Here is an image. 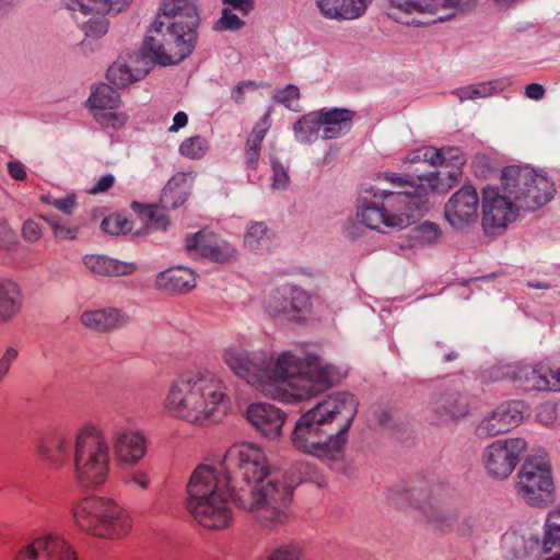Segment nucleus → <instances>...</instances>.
Segmentation results:
<instances>
[{
  "label": "nucleus",
  "instance_id": "nucleus-22",
  "mask_svg": "<svg viewBox=\"0 0 560 560\" xmlns=\"http://www.w3.org/2000/svg\"><path fill=\"white\" fill-rule=\"evenodd\" d=\"M517 385L524 390L560 392V370L542 364L524 365L514 374Z\"/></svg>",
  "mask_w": 560,
  "mask_h": 560
},
{
  "label": "nucleus",
  "instance_id": "nucleus-49",
  "mask_svg": "<svg viewBox=\"0 0 560 560\" xmlns=\"http://www.w3.org/2000/svg\"><path fill=\"white\" fill-rule=\"evenodd\" d=\"M83 23L82 30L88 37L100 38L108 31V20L105 14H96Z\"/></svg>",
  "mask_w": 560,
  "mask_h": 560
},
{
  "label": "nucleus",
  "instance_id": "nucleus-61",
  "mask_svg": "<svg viewBox=\"0 0 560 560\" xmlns=\"http://www.w3.org/2000/svg\"><path fill=\"white\" fill-rule=\"evenodd\" d=\"M114 183H115L114 175L106 174V175L102 176L92 188H90L89 192L93 194V195L105 192L113 187Z\"/></svg>",
  "mask_w": 560,
  "mask_h": 560
},
{
  "label": "nucleus",
  "instance_id": "nucleus-62",
  "mask_svg": "<svg viewBox=\"0 0 560 560\" xmlns=\"http://www.w3.org/2000/svg\"><path fill=\"white\" fill-rule=\"evenodd\" d=\"M8 172L15 180H24L26 178L25 166L20 161H10L8 163Z\"/></svg>",
  "mask_w": 560,
  "mask_h": 560
},
{
  "label": "nucleus",
  "instance_id": "nucleus-47",
  "mask_svg": "<svg viewBox=\"0 0 560 560\" xmlns=\"http://www.w3.org/2000/svg\"><path fill=\"white\" fill-rule=\"evenodd\" d=\"M207 140L200 136L188 138L179 145V153L189 159H200L207 151Z\"/></svg>",
  "mask_w": 560,
  "mask_h": 560
},
{
  "label": "nucleus",
  "instance_id": "nucleus-10",
  "mask_svg": "<svg viewBox=\"0 0 560 560\" xmlns=\"http://www.w3.org/2000/svg\"><path fill=\"white\" fill-rule=\"evenodd\" d=\"M502 186L516 207L534 211L546 205L556 191L553 183L528 166L511 165L502 171Z\"/></svg>",
  "mask_w": 560,
  "mask_h": 560
},
{
  "label": "nucleus",
  "instance_id": "nucleus-58",
  "mask_svg": "<svg viewBox=\"0 0 560 560\" xmlns=\"http://www.w3.org/2000/svg\"><path fill=\"white\" fill-rule=\"evenodd\" d=\"M271 167L273 172L272 187L275 189H285L289 184L287 170L279 162H272Z\"/></svg>",
  "mask_w": 560,
  "mask_h": 560
},
{
  "label": "nucleus",
  "instance_id": "nucleus-26",
  "mask_svg": "<svg viewBox=\"0 0 560 560\" xmlns=\"http://www.w3.org/2000/svg\"><path fill=\"white\" fill-rule=\"evenodd\" d=\"M128 322V315L115 307L88 310L81 314L82 325L98 332L120 329L125 327Z\"/></svg>",
  "mask_w": 560,
  "mask_h": 560
},
{
  "label": "nucleus",
  "instance_id": "nucleus-27",
  "mask_svg": "<svg viewBox=\"0 0 560 560\" xmlns=\"http://www.w3.org/2000/svg\"><path fill=\"white\" fill-rule=\"evenodd\" d=\"M197 284V275L187 267L175 266L158 273L155 285L171 294L187 293Z\"/></svg>",
  "mask_w": 560,
  "mask_h": 560
},
{
  "label": "nucleus",
  "instance_id": "nucleus-57",
  "mask_svg": "<svg viewBox=\"0 0 560 560\" xmlns=\"http://www.w3.org/2000/svg\"><path fill=\"white\" fill-rule=\"evenodd\" d=\"M42 228L34 220H26L22 226V236L25 241L34 243L40 240L42 237Z\"/></svg>",
  "mask_w": 560,
  "mask_h": 560
},
{
  "label": "nucleus",
  "instance_id": "nucleus-51",
  "mask_svg": "<svg viewBox=\"0 0 560 560\" xmlns=\"http://www.w3.org/2000/svg\"><path fill=\"white\" fill-rule=\"evenodd\" d=\"M192 172H178L176 173L165 185L163 190H165L166 199L170 196V192L173 190L187 189L190 191L191 180H192Z\"/></svg>",
  "mask_w": 560,
  "mask_h": 560
},
{
  "label": "nucleus",
  "instance_id": "nucleus-41",
  "mask_svg": "<svg viewBox=\"0 0 560 560\" xmlns=\"http://www.w3.org/2000/svg\"><path fill=\"white\" fill-rule=\"evenodd\" d=\"M42 218L49 224L56 238L73 241L78 237L79 226L71 225L68 221L56 215H43Z\"/></svg>",
  "mask_w": 560,
  "mask_h": 560
},
{
  "label": "nucleus",
  "instance_id": "nucleus-36",
  "mask_svg": "<svg viewBox=\"0 0 560 560\" xmlns=\"http://www.w3.org/2000/svg\"><path fill=\"white\" fill-rule=\"evenodd\" d=\"M317 110L303 115L293 125L295 139L301 143H312L322 133V126Z\"/></svg>",
  "mask_w": 560,
  "mask_h": 560
},
{
  "label": "nucleus",
  "instance_id": "nucleus-14",
  "mask_svg": "<svg viewBox=\"0 0 560 560\" xmlns=\"http://www.w3.org/2000/svg\"><path fill=\"white\" fill-rule=\"evenodd\" d=\"M264 305L272 317L299 320L308 313L311 299L304 290L285 284L271 291Z\"/></svg>",
  "mask_w": 560,
  "mask_h": 560
},
{
  "label": "nucleus",
  "instance_id": "nucleus-28",
  "mask_svg": "<svg viewBox=\"0 0 560 560\" xmlns=\"http://www.w3.org/2000/svg\"><path fill=\"white\" fill-rule=\"evenodd\" d=\"M373 0H315L320 14L329 20H355L361 18Z\"/></svg>",
  "mask_w": 560,
  "mask_h": 560
},
{
  "label": "nucleus",
  "instance_id": "nucleus-4",
  "mask_svg": "<svg viewBox=\"0 0 560 560\" xmlns=\"http://www.w3.org/2000/svg\"><path fill=\"white\" fill-rule=\"evenodd\" d=\"M230 402L224 380L207 368L197 366L183 371L172 382L164 408L174 418L202 427L224 413Z\"/></svg>",
  "mask_w": 560,
  "mask_h": 560
},
{
  "label": "nucleus",
  "instance_id": "nucleus-63",
  "mask_svg": "<svg viewBox=\"0 0 560 560\" xmlns=\"http://www.w3.org/2000/svg\"><path fill=\"white\" fill-rule=\"evenodd\" d=\"M126 115L116 113H107L102 116V122L113 128H119L126 122Z\"/></svg>",
  "mask_w": 560,
  "mask_h": 560
},
{
  "label": "nucleus",
  "instance_id": "nucleus-42",
  "mask_svg": "<svg viewBox=\"0 0 560 560\" xmlns=\"http://www.w3.org/2000/svg\"><path fill=\"white\" fill-rule=\"evenodd\" d=\"M429 521L443 533H450L457 526V513L452 510H435L428 514Z\"/></svg>",
  "mask_w": 560,
  "mask_h": 560
},
{
  "label": "nucleus",
  "instance_id": "nucleus-59",
  "mask_svg": "<svg viewBox=\"0 0 560 560\" xmlns=\"http://www.w3.org/2000/svg\"><path fill=\"white\" fill-rule=\"evenodd\" d=\"M223 4L237 10L242 15H247L255 5V0H221Z\"/></svg>",
  "mask_w": 560,
  "mask_h": 560
},
{
  "label": "nucleus",
  "instance_id": "nucleus-38",
  "mask_svg": "<svg viewBox=\"0 0 560 560\" xmlns=\"http://www.w3.org/2000/svg\"><path fill=\"white\" fill-rule=\"evenodd\" d=\"M88 102L92 108L115 109L120 96L110 85L103 83L95 88Z\"/></svg>",
  "mask_w": 560,
  "mask_h": 560
},
{
  "label": "nucleus",
  "instance_id": "nucleus-52",
  "mask_svg": "<svg viewBox=\"0 0 560 560\" xmlns=\"http://www.w3.org/2000/svg\"><path fill=\"white\" fill-rule=\"evenodd\" d=\"M502 546L513 558L525 555L524 539L516 533L505 534L502 538Z\"/></svg>",
  "mask_w": 560,
  "mask_h": 560
},
{
  "label": "nucleus",
  "instance_id": "nucleus-19",
  "mask_svg": "<svg viewBox=\"0 0 560 560\" xmlns=\"http://www.w3.org/2000/svg\"><path fill=\"white\" fill-rule=\"evenodd\" d=\"M439 158L435 166L445 167L427 177L431 190L445 192L455 185L462 176V166L465 163L463 151L457 147L438 149Z\"/></svg>",
  "mask_w": 560,
  "mask_h": 560
},
{
  "label": "nucleus",
  "instance_id": "nucleus-20",
  "mask_svg": "<svg viewBox=\"0 0 560 560\" xmlns=\"http://www.w3.org/2000/svg\"><path fill=\"white\" fill-rule=\"evenodd\" d=\"M479 197L475 187L466 185L452 195L444 207L447 222L457 230L464 229L476 221Z\"/></svg>",
  "mask_w": 560,
  "mask_h": 560
},
{
  "label": "nucleus",
  "instance_id": "nucleus-13",
  "mask_svg": "<svg viewBox=\"0 0 560 560\" xmlns=\"http://www.w3.org/2000/svg\"><path fill=\"white\" fill-rule=\"evenodd\" d=\"M526 448L527 443L521 438L492 442L481 454L487 475L497 480L506 479L516 468Z\"/></svg>",
  "mask_w": 560,
  "mask_h": 560
},
{
  "label": "nucleus",
  "instance_id": "nucleus-21",
  "mask_svg": "<svg viewBox=\"0 0 560 560\" xmlns=\"http://www.w3.org/2000/svg\"><path fill=\"white\" fill-rule=\"evenodd\" d=\"M150 63H160L151 56L144 54L143 46L140 52H135L128 59L119 58L107 70V80L118 88L140 81L149 72Z\"/></svg>",
  "mask_w": 560,
  "mask_h": 560
},
{
  "label": "nucleus",
  "instance_id": "nucleus-46",
  "mask_svg": "<svg viewBox=\"0 0 560 560\" xmlns=\"http://www.w3.org/2000/svg\"><path fill=\"white\" fill-rule=\"evenodd\" d=\"M441 235L439 225L423 222L412 230V238L422 245L434 244Z\"/></svg>",
  "mask_w": 560,
  "mask_h": 560
},
{
  "label": "nucleus",
  "instance_id": "nucleus-39",
  "mask_svg": "<svg viewBox=\"0 0 560 560\" xmlns=\"http://www.w3.org/2000/svg\"><path fill=\"white\" fill-rule=\"evenodd\" d=\"M545 527V550L550 551L555 547L560 548V505L549 512Z\"/></svg>",
  "mask_w": 560,
  "mask_h": 560
},
{
  "label": "nucleus",
  "instance_id": "nucleus-24",
  "mask_svg": "<svg viewBox=\"0 0 560 560\" xmlns=\"http://www.w3.org/2000/svg\"><path fill=\"white\" fill-rule=\"evenodd\" d=\"M284 418V413L270 404H254L247 409L248 421L269 439H276L280 434Z\"/></svg>",
  "mask_w": 560,
  "mask_h": 560
},
{
  "label": "nucleus",
  "instance_id": "nucleus-48",
  "mask_svg": "<svg viewBox=\"0 0 560 560\" xmlns=\"http://www.w3.org/2000/svg\"><path fill=\"white\" fill-rule=\"evenodd\" d=\"M245 25V22L230 8H224L221 13V18L214 23L213 30L218 32L222 31H238Z\"/></svg>",
  "mask_w": 560,
  "mask_h": 560
},
{
  "label": "nucleus",
  "instance_id": "nucleus-7",
  "mask_svg": "<svg viewBox=\"0 0 560 560\" xmlns=\"http://www.w3.org/2000/svg\"><path fill=\"white\" fill-rule=\"evenodd\" d=\"M231 497L229 479L217 466L199 464L187 482L186 509L201 526L222 529L232 521L226 495Z\"/></svg>",
  "mask_w": 560,
  "mask_h": 560
},
{
  "label": "nucleus",
  "instance_id": "nucleus-15",
  "mask_svg": "<svg viewBox=\"0 0 560 560\" xmlns=\"http://www.w3.org/2000/svg\"><path fill=\"white\" fill-rule=\"evenodd\" d=\"M524 412L525 405L521 400L503 402L479 422L476 434L479 439H490L508 433L522 422Z\"/></svg>",
  "mask_w": 560,
  "mask_h": 560
},
{
  "label": "nucleus",
  "instance_id": "nucleus-60",
  "mask_svg": "<svg viewBox=\"0 0 560 560\" xmlns=\"http://www.w3.org/2000/svg\"><path fill=\"white\" fill-rule=\"evenodd\" d=\"M14 242L15 233L13 230H11L5 222L0 223V248L8 249L14 244Z\"/></svg>",
  "mask_w": 560,
  "mask_h": 560
},
{
  "label": "nucleus",
  "instance_id": "nucleus-23",
  "mask_svg": "<svg viewBox=\"0 0 560 560\" xmlns=\"http://www.w3.org/2000/svg\"><path fill=\"white\" fill-rule=\"evenodd\" d=\"M112 443L115 458L120 465H136L147 453L145 438L137 431H116Z\"/></svg>",
  "mask_w": 560,
  "mask_h": 560
},
{
  "label": "nucleus",
  "instance_id": "nucleus-16",
  "mask_svg": "<svg viewBox=\"0 0 560 560\" xmlns=\"http://www.w3.org/2000/svg\"><path fill=\"white\" fill-rule=\"evenodd\" d=\"M512 198L501 196L497 189L486 187L482 190V226L487 233L505 229L516 217V202Z\"/></svg>",
  "mask_w": 560,
  "mask_h": 560
},
{
  "label": "nucleus",
  "instance_id": "nucleus-18",
  "mask_svg": "<svg viewBox=\"0 0 560 560\" xmlns=\"http://www.w3.org/2000/svg\"><path fill=\"white\" fill-rule=\"evenodd\" d=\"M15 560H77L71 546L59 535L48 534L22 547Z\"/></svg>",
  "mask_w": 560,
  "mask_h": 560
},
{
  "label": "nucleus",
  "instance_id": "nucleus-44",
  "mask_svg": "<svg viewBox=\"0 0 560 560\" xmlns=\"http://www.w3.org/2000/svg\"><path fill=\"white\" fill-rule=\"evenodd\" d=\"M485 517L480 513L465 516L456 526L459 536L470 537L479 535L483 530Z\"/></svg>",
  "mask_w": 560,
  "mask_h": 560
},
{
  "label": "nucleus",
  "instance_id": "nucleus-40",
  "mask_svg": "<svg viewBox=\"0 0 560 560\" xmlns=\"http://www.w3.org/2000/svg\"><path fill=\"white\" fill-rule=\"evenodd\" d=\"M167 207L162 206H145L140 215L147 221L148 228L153 231H166L170 220L166 215L165 209Z\"/></svg>",
  "mask_w": 560,
  "mask_h": 560
},
{
  "label": "nucleus",
  "instance_id": "nucleus-17",
  "mask_svg": "<svg viewBox=\"0 0 560 560\" xmlns=\"http://www.w3.org/2000/svg\"><path fill=\"white\" fill-rule=\"evenodd\" d=\"M185 248L191 258H205L215 262H226L235 256V249L228 242L206 229L188 235Z\"/></svg>",
  "mask_w": 560,
  "mask_h": 560
},
{
  "label": "nucleus",
  "instance_id": "nucleus-34",
  "mask_svg": "<svg viewBox=\"0 0 560 560\" xmlns=\"http://www.w3.org/2000/svg\"><path fill=\"white\" fill-rule=\"evenodd\" d=\"M434 412L441 419H458L468 413L466 399L459 394L441 395L434 402Z\"/></svg>",
  "mask_w": 560,
  "mask_h": 560
},
{
  "label": "nucleus",
  "instance_id": "nucleus-55",
  "mask_svg": "<svg viewBox=\"0 0 560 560\" xmlns=\"http://www.w3.org/2000/svg\"><path fill=\"white\" fill-rule=\"evenodd\" d=\"M19 351L14 347H8L0 358V383L8 376L12 364L16 361Z\"/></svg>",
  "mask_w": 560,
  "mask_h": 560
},
{
  "label": "nucleus",
  "instance_id": "nucleus-6",
  "mask_svg": "<svg viewBox=\"0 0 560 560\" xmlns=\"http://www.w3.org/2000/svg\"><path fill=\"white\" fill-rule=\"evenodd\" d=\"M387 179L405 187L404 190H375L359 198L355 220L370 230L404 229L413 218L428 209L429 188L413 185L402 176L392 174Z\"/></svg>",
  "mask_w": 560,
  "mask_h": 560
},
{
  "label": "nucleus",
  "instance_id": "nucleus-50",
  "mask_svg": "<svg viewBox=\"0 0 560 560\" xmlns=\"http://www.w3.org/2000/svg\"><path fill=\"white\" fill-rule=\"evenodd\" d=\"M268 560H306V558L299 545L287 544L273 550Z\"/></svg>",
  "mask_w": 560,
  "mask_h": 560
},
{
  "label": "nucleus",
  "instance_id": "nucleus-37",
  "mask_svg": "<svg viewBox=\"0 0 560 560\" xmlns=\"http://www.w3.org/2000/svg\"><path fill=\"white\" fill-rule=\"evenodd\" d=\"M508 84L509 82L502 80H493L456 89L453 94L456 95L460 102H464L467 100L488 97L502 91Z\"/></svg>",
  "mask_w": 560,
  "mask_h": 560
},
{
  "label": "nucleus",
  "instance_id": "nucleus-12",
  "mask_svg": "<svg viewBox=\"0 0 560 560\" xmlns=\"http://www.w3.org/2000/svg\"><path fill=\"white\" fill-rule=\"evenodd\" d=\"M517 479V493L527 504L545 508L555 500L551 468L545 456L528 457Z\"/></svg>",
  "mask_w": 560,
  "mask_h": 560
},
{
  "label": "nucleus",
  "instance_id": "nucleus-1",
  "mask_svg": "<svg viewBox=\"0 0 560 560\" xmlns=\"http://www.w3.org/2000/svg\"><path fill=\"white\" fill-rule=\"evenodd\" d=\"M221 358L235 376L272 398L283 392L300 400L308 399L332 387L340 376L335 366L316 354L284 351L271 369L253 359L243 347L232 345L223 349Z\"/></svg>",
  "mask_w": 560,
  "mask_h": 560
},
{
  "label": "nucleus",
  "instance_id": "nucleus-3",
  "mask_svg": "<svg viewBox=\"0 0 560 560\" xmlns=\"http://www.w3.org/2000/svg\"><path fill=\"white\" fill-rule=\"evenodd\" d=\"M358 406L355 396L347 392H338L318 402L295 423L291 436L294 447L319 458H340Z\"/></svg>",
  "mask_w": 560,
  "mask_h": 560
},
{
  "label": "nucleus",
  "instance_id": "nucleus-11",
  "mask_svg": "<svg viewBox=\"0 0 560 560\" xmlns=\"http://www.w3.org/2000/svg\"><path fill=\"white\" fill-rule=\"evenodd\" d=\"M475 0H389V14L395 19L415 15L407 23L430 25L468 12L475 7Z\"/></svg>",
  "mask_w": 560,
  "mask_h": 560
},
{
  "label": "nucleus",
  "instance_id": "nucleus-53",
  "mask_svg": "<svg viewBox=\"0 0 560 560\" xmlns=\"http://www.w3.org/2000/svg\"><path fill=\"white\" fill-rule=\"evenodd\" d=\"M42 201L66 214H72L77 208V199L74 195H68L65 198H55L52 196H43Z\"/></svg>",
  "mask_w": 560,
  "mask_h": 560
},
{
  "label": "nucleus",
  "instance_id": "nucleus-29",
  "mask_svg": "<svg viewBox=\"0 0 560 560\" xmlns=\"http://www.w3.org/2000/svg\"><path fill=\"white\" fill-rule=\"evenodd\" d=\"M325 140L339 138L350 131L355 113L346 108H322L317 110Z\"/></svg>",
  "mask_w": 560,
  "mask_h": 560
},
{
  "label": "nucleus",
  "instance_id": "nucleus-64",
  "mask_svg": "<svg viewBox=\"0 0 560 560\" xmlns=\"http://www.w3.org/2000/svg\"><path fill=\"white\" fill-rule=\"evenodd\" d=\"M545 93V88L539 83H530L525 88V95L530 100L540 101Z\"/></svg>",
  "mask_w": 560,
  "mask_h": 560
},
{
  "label": "nucleus",
  "instance_id": "nucleus-30",
  "mask_svg": "<svg viewBox=\"0 0 560 560\" xmlns=\"http://www.w3.org/2000/svg\"><path fill=\"white\" fill-rule=\"evenodd\" d=\"M83 264L92 272L107 277L128 276L137 269L132 262L119 261L102 255H85Z\"/></svg>",
  "mask_w": 560,
  "mask_h": 560
},
{
  "label": "nucleus",
  "instance_id": "nucleus-31",
  "mask_svg": "<svg viewBox=\"0 0 560 560\" xmlns=\"http://www.w3.org/2000/svg\"><path fill=\"white\" fill-rule=\"evenodd\" d=\"M270 110L267 112L255 125L247 137L245 144V163L250 170H256L260 158L261 142L270 128Z\"/></svg>",
  "mask_w": 560,
  "mask_h": 560
},
{
  "label": "nucleus",
  "instance_id": "nucleus-43",
  "mask_svg": "<svg viewBox=\"0 0 560 560\" xmlns=\"http://www.w3.org/2000/svg\"><path fill=\"white\" fill-rule=\"evenodd\" d=\"M300 90L294 84H288L283 89L276 90L273 101L283 105L290 110L300 112Z\"/></svg>",
  "mask_w": 560,
  "mask_h": 560
},
{
  "label": "nucleus",
  "instance_id": "nucleus-56",
  "mask_svg": "<svg viewBox=\"0 0 560 560\" xmlns=\"http://www.w3.org/2000/svg\"><path fill=\"white\" fill-rule=\"evenodd\" d=\"M190 191L187 189H180L179 191L173 190L170 192V196L166 200L165 190L162 191L161 202L164 207L176 209L180 207L188 199Z\"/></svg>",
  "mask_w": 560,
  "mask_h": 560
},
{
  "label": "nucleus",
  "instance_id": "nucleus-45",
  "mask_svg": "<svg viewBox=\"0 0 560 560\" xmlns=\"http://www.w3.org/2000/svg\"><path fill=\"white\" fill-rule=\"evenodd\" d=\"M101 228L107 234L120 235L131 231L132 223L126 217L115 213L106 217L102 221Z\"/></svg>",
  "mask_w": 560,
  "mask_h": 560
},
{
  "label": "nucleus",
  "instance_id": "nucleus-33",
  "mask_svg": "<svg viewBox=\"0 0 560 560\" xmlns=\"http://www.w3.org/2000/svg\"><path fill=\"white\" fill-rule=\"evenodd\" d=\"M132 0H68L66 5L71 11H80L83 14H107L110 11L120 12Z\"/></svg>",
  "mask_w": 560,
  "mask_h": 560
},
{
  "label": "nucleus",
  "instance_id": "nucleus-5",
  "mask_svg": "<svg viewBox=\"0 0 560 560\" xmlns=\"http://www.w3.org/2000/svg\"><path fill=\"white\" fill-rule=\"evenodd\" d=\"M199 25L196 0H163L148 30L143 51L163 66L178 63L195 49Z\"/></svg>",
  "mask_w": 560,
  "mask_h": 560
},
{
  "label": "nucleus",
  "instance_id": "nucleus-8",
  "mask_svg": "<svg viewBox=\"0 0 560 560\" xmlns=\"http://www.w3.org/2000/svg\"><path fill=\"white\" fill-rule=\"evenodd\" d=\"M72 520L81 530L106 539H118L131 529L129 513L107 497H90L72 508Z\"/></svg>",
  "mask_w": 560,
  "mask_h": 560
},
{
  "label": "nucleus",
  "instance_id": "nucleus-35",
  "mask_svg": "<svg viewBox=\"0 0 560 560\" xmlns=\"http://www.w3.org/2000/svg\"><path fill=\"white\" fill-rule=\"evenodd\" d=\"M245 246L255 253H264L272 245V234L264 222H252L244 235Z\"/></svg>",
  "mask_w": 560,
  "mask_h": 560
},
{
  "label": "nucleus",
  "instance_id": "nucleus-2",
  "mask_svg": "<svg viewBox=\"0 0 560 560\" xmlns=\"http://www.w3.org/2000/svg\"><path fill=\"white\" fill-rule=\"evenodd\" d=\"M229 479L233 503L250 512L265 527H276L289 520L293 490L271 476L265 452L253 443L231 446L219 466Z\"/></svg>",
  "mask_w": 560,
  "mask_h": 560
},
{
  "label": "nucleus",
  "instance_id": "nucleus-54",
  "mask_svg": "<svg viewBox=\"0 0 560 560\" xmlns=\"http://www.w3.org/2000/svg\"><path fill=\"white\" fill-rule=\"evenodd\" d=\"M439 152L436 148L433 147H425L421 148L412 153L409 154L408 161L411 163H418V162H428L430 165L435 166V159L439 158Z\"/></svg>",
  "mask_w": 560,
  "mask_h": 560
},
{
  "label": "nucleus",
  "instance_id": "nucleus-32",
  "mask_svg": "<svg viewBox=\"0 0 560 560\" xmlns=\"http://www.w3.org/2000/svg\"><path fill=\"white\" fill-rule=\"evenodd\" d=\"M22 296L18 283L11 280L0 281V323H7L20 312Z\"/></svg>",
  "mask_w": 560,
  "mask_h": 560
},
{
  "label": "nucleus",
  "instance_id": "nucleus-9",
  "mask_svg": "<svg viewBox=\"0 0 560 560\" xmlns=\"http://www.w3.org/2000/svg\"><path fill=\"white\" fill-rule=\"evenodd\" d=\"M109 445L94 425L79 431L74 441L73 478L84 488L102 486L109 472Z\"/></svg>",
  "mask_w": 560,
  "mask_h": 560
},
{
  "label": "nucleus",
  "instance_id": "nucleus-25",
  "mask_svg": "<svg viewBox=\"0 0 560 560\" xmlns=\"http://www.w3.org/2000/svg\"><path fill=\"white\" fill-rule=\"evenodd\" d=\"M72 451H74L72 440L60 433L42 440L37 446L42 460L55 469L61 468L69 462Z\"/></svg>",
  "mask_w": 560,
  "mask_h": 560
}]
</instances>
